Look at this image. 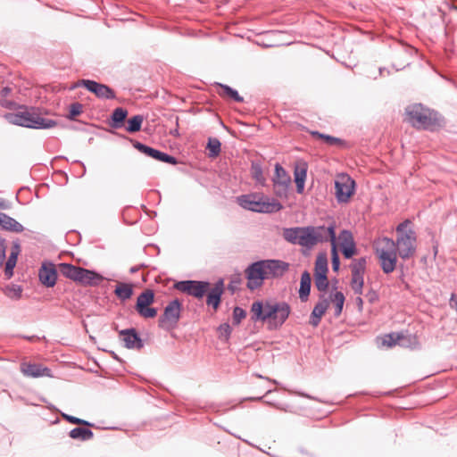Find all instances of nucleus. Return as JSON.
Segmentation results:
<instances>
[{
    "instance_id": "obj_1",
    "label": "nucleus",
    "mask_w": 457,
    "mask_h": 457,
    "mask_svg": "<svg viewBox=\"0 0 457 457\" xmlns=\"http://www.w3.org/2000/svg\"><path fill=\"white\" fill-rule=\"evenodd\" d=\"M336 225L334 222L328 226L295 227L284 229V238L294 245L312 248L320 243L328 242L334 238Z\"/></svg>"
},
{
    "instance_id": "obj_2",
    "label": "nucleus",
    "mask_w": 457,
    "mask_h": 457,
    "mask_svg": "<svg viewBox=\"0 0 457 457\" xmlns=\"http://www.w3.org/2000/svg\"><path fill=\"white\" fill-rule=\"evenodd\" d=\"M290 312L291 308L286 302L255 301L251 306L252 320L266 324L269 330L280 328Z\"/></svg>"
},
{
    "instance_id": "obj_3",
    "label": "nucleus",
    "mask_w": 457,
    "mask_h": 457,
    "mask_svg": "<svg viewBox=\"0 0 457 457\" xmlns=\"http://www.w3.org/2000/svg\"><path fill=\"white\" fill-rule=\"evenodd\" d=\"M4 118L10 124L30 129H50L56 125V121L44 119L27 107H21L16 112L6 113Z\"/></svg>"
},
{
    "instance_id": "obj_4",
    "label": "nucleus",
    "mask_w": 457,
    "mask_h": 457,
    "mask_svg": "<svg viewBox=\"0 0 457 457\" xmlns=\"http://www.w3.org/2000/svg\"><path fill=\"white\" fill-rule=\"evenodd\" d=\"M374 249L383 272L392 273L395 270L399 255L395 242L386 237L378 238L374 241Z\"/></svg>"
},
{
    "instance_id": "obj_5",
    "label": "nucleus",
    "mask_w": 457,
    "mask_h": 457,
    "mask_svg": "<svg viewBox=\"0 0 457 457\" xmlns=\"http://www.w3.org/2000/svg\"><path fill=\"white\" fill-rule=\"evenodd\" d=\"M406 114L409 122L418 129L433 130L441 123L437 112L425 108L422 104L409 106Z\"/></svg>"
},
{
    "instance_id": "obj_6",
    "label": "nucleus",
    "mask_w": 457,
    "mask_h": 457,
    "mask_svg": "<svg viewBox=\"0 0 457 457\" xmlns=\"http://www.w3.org/2000/svg\"><path fill=\"white\" fill-rule=\"evenodd\" d=\"M409 221L405 220L396 227L397 237L395 245L399 256L405 260L411 257L416 251V233L408 228Z\"/></svg>"
},
{
    "instance_id": "obj_7",
    "label": "nucleus",
    "mask_w": 457,
    "mask_h": 457,
    "mask_svg": "<svg viewBox=\"0 0 457 457\" xmlns=\"http://www.w3.org/2000/svg\"><path fill=\"white\" fill-rule=\"evenodd\" d=\"M60 269L64 277L84 286H97L104 280V277L96 271L72 264L62 263Z\"/></svg>"
},
{
    "instance_id": "obj_8",
    "label": "nucleus",
    "mask_w": 457,
    "mask_h": 457,
    "mask_svg": "<svg viewBox=\"0 0 457 457\" xmlns=\"http://www.w3.org/2000/svg\"><path fill=\"white\" fill-rule=\"evenodd\" d=\"M238 204L243 208L257 212H274L281 210L282 205L276 200L270 201L262 195L251 194L244 195L237 198Z\"/></svg>"
},
{
    "instance_id": "obj_9",
    "label": "nucleus",
    "mask_w": 457,
    "mask_h": 457,
    "mask_svg": "<svg viewBox=\"0 0 457 457\" xmlns=\"http://www.w3.org/2000/svg\"><path fill=\"white\" fill-rule=\"evenodd\" d=\"M181 311L182 303L178 299L170 302L159 318V327L166 331H170L177 328L181 316Z\"/></svg>"
},
{
    "instance_id": "obj_10",
    "label": "nucleus",
    "mask_w": 457,
    "mask_h": 457,
    "mask_svg": "<svg viewBox=\"0 0 457 457\" xmlns=\"http://www.w3.org/2000/svg\"><path fill=\"white\" fill-rule=\"evenodd\" d=\"M335 195L339 203H347L354 194L355 182L347 174L338 175L335 180Z\"/></svg>"
},
{
    "instance_id": "obj_11",
    "label": "nucleus",
    "mask_w": 457,
    "mask_h": 457,
    "mask_svg": "<svg viewBox=\"0 0 457 457\" xmlns=\"http://www.w3.org/2000/svg\"><path fill=\"white\" fill-rule=\"evenodd\" d=\"M78 87H84L100 99H114L116 97L114 91L110 87L95 80L80 79L71 88Z\"/></svg>"
},
{
    "instance_id": "obj_12",
    "label": "nucleus",
    "mask_w": 457,
    "mask_h": 457,
    "mask_svg": "<svg viewBox=\"0 0 457 457\" xmlns=\"http://www.w3.org/2000/svg\"><path fill=\"white\" fill-rule=\"evenodd\" d=\"M210 284L205 281L185 280L175 284V288L196 298H202Z\"/></svg>"
},
{
    "instance_id": "obj_13",
    "label": "nucleus",
    "mask_w": 457,
    "mask_h": 457,
    "mask_svg": "<svg viewBox=\"0 0 457 457\" xmlns=\"http://www.w3.org/2000/svg\"><path fill=\"white\" fill-rule=\"evenodd\" d=\"M262 263L261 261L255 262L245 270L247 287L251 290L260 287L267 278Z\"/></svg>"
},
{
    "instance_id": "obj_14",
    "label": "nucleus",
    "mask_w": 457,
    "mask_h": 457,
    "mask_svg": "<svg viewBox=\"0 0 457 457\" xmlns=\"http://www.w3.org/2000/svg\"><path fill=\"white\" fill-rule=\"evenodd\" d=\"M339 245L345 259L352 258L356 253V244L353 233L344 229L338 236Z\"/></svg>"
},
{
    "instance_id": "obj_15",
    "label": "nucleus",
    "mask_w": 457,
    "mask_h": 457,
    "mask_svg": "<svg viewBox=\"0 0 457 457\" xmlns=\"http://www.w3.org/2000/svg\"><path fill=\"white\" fill-rule=\"evenodd\" d=\"M135 147L138 149L141 153L146 154L147 156H150L157 161L167 162L170 164H177L178 161L177 159L170 155L166 153L161 152L157 149H154L153 147H150L148 145H145L142 143L137 142L135 145Z\"/></svg>"
},
{
    "instance_id": "obj_16",
    "label": "nucleus",
    "mask_w": 457,
    "mask_h": 457,
    "mask_svg": "<svg viewBox=\"0 0 457 457\" xmlns=\"http://www.w3.org/2000/svg\"><path fill=\"white\" fill-rule=\"evenodd\" d=\"M267 278L281 277L288 269V264L279 260L261 261Z\"/></svg>"
},
{
    "instance_id": "obj_17",
    "label": "nucleus",
    "mask_w": 457,
    "mask_h": 457,
    "mask_svg": "<svg viewBox=\"0 0 457 457\" xmlns=\"http://www.w3.org/2000/svg\"><path fill=\"white\" fill-rule=\"evenodd\" d=\"M39 281L46 287H53L56 284L57 270L54 263L44 262L38 270Z\"/></svg>"
},
{
    "instance_id": "obj_18",
    "label": "nucleus",
    "mask_w": 457,
    "mask_h": 457,
    "mask_svg": "<svg viewBox=\"0 0 457 457\" xmlns=\"http://www.w3.org/2000/svg\"><path fill=\"white\" fill-rule=\"evenodd\" d=\"M21 371L25 377L40 378L51 377V370L42 364L22 362L21 364Z\"/></svg>"
},
{
    "instance_id": "obj_19",
    "label": "nucleus",
    "mask_w": 457,
    "mask_h": 457,
    "mask_svg": "<svg viewBox=\"0 0 457 457\" xmlns=\"http://www.w3.org/2000/svg\"><path fill=\"white\" fill-rule=\"evenodd\" d=\"M275 191L278 195L284 194L290 183V177L286 170L278 163L275 165V178L273 179Z\"/></svg>"
},
{
    "instance_id": "obj_20",
    "label": "nucleus",
    "mask_w": 457,
    "mask_h": 457,
    "mask_svg": "<svg viewBox=\"0 0 457 457\" xmlns=\"http://www.w3.org/2000/svg\"><path fill=\"white\" fill-rule=\"evenodd\" d=\"M122 341L127 348H141L143 343L135 328L124 329L120 333Z\"/></svg>"
},
{
    "instance_id": "obj_21",
    "label": "nucleus",
    "mask_w": 457,
    "mask_h": 457,
    "mask_svg": "<svg viewBox=\"0 0 457 457\" xmlns=\"http://www.w3.org/2000/svg\"><path fill=\"white\" fill-rule=\"evenodd\" d=\"M224 291L223 280H219L207 295L206 303L216 311L220 303L221 295Z\"/></svg>"
},
{
    "instance_id": "obj_22",
    "label": "nucleus",
    "mask_w": 457,
    "mask_h": 457,
    "mask_svg": "<svg viewBox=\"0 0 457 457\" xmlns=\"http://www.w3.org/2000/svg\"><path fill=\"white\" fill-rule=\"evenodd\" d=\"M0 228L16 233L22 232L24 229L16 220L3 212H0Z\"/></svg>"
},
{
    "instance_id": "obj_23",
    "label": "nucleus",
    "mask_w": 457,
    "mask_h": 457,
    "mask_svg": "<svg viewBox=\"0 0 457 457\" xmlns=\"http://www.w3.org/2000/svg\"><path fill=\"white\" fill-rule=\"evenodd\" d=\"M218 94L225 99H230L237 103H242L244 101V98L238 94V92L223 84H218Z\"/></svg>"
},
{
    "instance_id": "obj_24",
    "label": "nucleus",
    "mask_w": 457,
    "mask_h": 457,
    "mask_svg": "<svg viewBox=\"0 0 457 457\" xmlns=\"http://www.w3.org/2000/svg\"><path fill=\"white\" fill-rule=\"evenodd\" d=\"M114 294L120 301L129 300L133 295V286L129 283L120 282L116 285Z\"/></svg>"
},
{
    "instance_id": "obj_25",
    "label": "nucleus",
    "mask_w": 457,
    "mask_h": 457,
    "mask_svg": "<svg viewBox=\"0 0 457 457\" xmlns=\"http://www.w3.org/2000/svg\"><path fill=\"white\" fill-rule=\"evenodd\" d=\"M312 278L309 272L304 271L301 276L299 297L301 301L305 302L308 299L311 290Z\"/></svg>"
},
{
    "instance_id": "obj_26",
    "label": "nucleus",
    "mask_w": 457,
    "mask_h": 457,
    "mask_svg": "<svg viewBox=\"0 0 457 457\" xmlns=\"http://www.w3.org/2000/svg\"><path fill=\"white\" fill-rule=\"evenodd\" d=\"M154 301V294L153 290L146 289L144 292H142L137 299L136 303V310L137 309H143L144 307H147L151 305Z\"/></svg>"
},
{
    "instance_id": "obj_27",
    "label": "nucleus",
    "mask_w": 457,
    "mask_h": 457,
    "mask_svg": "<svg viewBox=\"0 0 457 457\" xmlns=\"http://www.w3.org/2000/svg\"><path fill=\"white\" fill-rule=\"evenodd\" d=\"M69 436L72 439L87 441L93 438L94 433L89 428L78 427L71 429L69 433Z\"/></svg>"
},
{
    "instance_id": "obj_28",
    "label": "nucleus",
    "mask_w": 457,
    "mask_h": 457,
    "mask_svg": "<svg viewBox=\"0 0 457 457\" xmlns=\"http://www.w3.org/2000/svg\"><path fill=\"white\" fill-rule=\"evenodd\" d=\"M128 115L127 110L118 107L112 113V123L111 126L114 129H120L123 125V121L125 120Z\"/></svg>"
},
{
    "instance_id": "obj_29",
    "label": "nucleus",
    "mask_w": 457,
    "mask_h": 457,
    "mask_svg": "<svg viewBox=\"0 0 457 457\" xmlns=\"http://www.w3.org/2000/svg\"><path fill=\"white\" fill-rule=\"evenodd\" d=\"M314 276L327 275L328 271L326 253L318 254L315 261Z\"/></svg>"
},
{
    "instance_id": "obj_30",
    "label": "nucleus",
    "mask_w": 457,
    "mask_h": 457,
    "mask_svg": "<svg viewBox=\"0 0 457 457\" xmlns=\"http://www.w3.org/2000/svg\"><path fill=\"white\" fill-rule=\"evenodd\" d=\"M312 135L315 137L323 139L328 145H337L339 147H344L346 145L345 141L341 138L335 137L329 135L320 133L319 131L312 132Z\"/></svg>"
},
{
    "instance_id": "obj_31",
    "label": "nucleus",
    "mask_w": 457,
    "mask_h": 457,
    "mask_svg": "<svg viewBox=\"0 0 457 457\" xmlns=\"http://www.w3.org/2000/svg\"><path fill=\"white\" fill-rule=\"evenodd\" d=\"M252 178L260 185H264L265 177L263 175L262 167L258 162H252L250 169Z\"/></svg>"
},
{
    "instance_id": "obj_32",
    "label": "nucleus",
    "mask_w": 457,
    "mask_h": 457,
    "mask_svg": "<svg viewBox=\"0 0 457 457\" xmlns=\"http://www.w3.org/2000/svg\"><path fill=\"white\" fill-rule=\"evenodd\" d=\"M19 250L12 251L5 262L4 274L7 278H10L13 275V269L17 262V257Z\"/></svg>"
},
{
    "instance_id": "obj_33",
    "label": "nucleus",
    "mask_w": 457,
    "mask_h": 457,
    "mask_svg": "<svg viewBox=\"0 0 457 457\" xmlns=\"http://www.w3.org/2000/svg\"><path fill=\"white\" fill-rule=\"evenodd\" d=\"M144 117L142 115H135L128 120L126 130L129 133H135L141 129Z\"/></svg>"
},
{
    "instance_id": "obj_34",
    "label": "nucleus",
    "mask_w": 457,
    "mask_h": 457,
    "mask_svg": "<svg viewBox=\"0 0 457 457\" xmlns=\"http://www.w3.org/2000/svg\"><path fill=\"white\" fill-rule=\"evenodd\" d=\"M328 242L331 243V262H332V269L334 271H338L340 266L339 255L337 253V237L336 234L334 235V238L330 239Z\"/></svg>"
},
{
    "instance_id": "obj_35",
    "label": "nucleus",
    "mask_w": 457,
    "mask_h": 457,
    "mask_svg": "<svg viewBox=\"0 0 457 457\" xmlns=\"http://www.w3.org/2000/svg\"><path fill=\"white\" fill-rule=\"evenodd\" d=\"M330 301L335 304V316H339L345 303L344 294L342 292H336L330 295Z\"/></svg>"
},
{
    "instance_id": "obj_36",
    "label": "nucleus",
    "mask_w": 457,
    "mask_h": 457,
    "mask_svg": "<svg viewBox=\"0 0 457 457\" xmlns=\"http://www.w3.org/2000/svg\"><path fill=\"white\" fill-rule=\"evenodd\" d=\"M329 306V300L322 297L314 306L312 315L315 318H322Z\"/></svg>"
},
{
    "instance_id": "obj_37",
    "label": "nucleus",
    "mask_w": 457,
    "mask_h": 457,
    "mask_svg": "<svg viewBox=\"0 0 457 457\" xmlns=\"http://www.w3.org/2000/svg\"><path fill=\"white\" fill-rule=\"evenodd\" d=\"M403 337L401 333H390L386 334L382 337V345L387 347H393L399 344L400 340Z\"/></svg>"
},
{
    "instance_id": "obj_38",
    "label": "nucleus",
    "mask_w": 457,
    "mask_h": 457,
    "mask_svg": "<svg viewBox=\"0 0 457 457\" xmlns=\"http://www.w3.org/2000/svg\"><path fill=\"white\" fill-rule=\"evenodd\" d=\"M220 142L218 138L211 137L208 140L207 150L209 151L208 155L211 158L217 157L220 153Z\"/></svg>"
},
{
    "instance_id": "obj_39",
    "label": "nucleus",
    "mask_w": 457,
    "mask_h": 457,
    "mask_svg": "<svg viewBox=\"0 0 457 457\" xmlns=\"http://www.w3.org/2000/svg\"><path fill=\"white\" fill-rule=\"evenodd\" d=\"M364 285L363 275L352 274L351 287L354 294L361 295Z\"/></svg>"
},
{
    "instance_id": "obj_40",
    "label": "nucleus",
    "mask_w": 457,
    "mask_h": 457,
    "mask_svg": "<svg viewBox=\"0 0 457 457\" xmlns=\"http://www.w3.org/2000/svg\"><path fill=\"white\" fill-rule=\"evenodd\" d=\"M367 261L365 257L353 260L351 264L352 274L364 275L366 270Z\"/></svg>"
},
{
    "instance_id": "obj_41",
    "label": "nucleus",
    "mask_w": 457,
    "mask_h": 457,
    "mask_svg": "<svg viewBox=\"0 0 457 457\" xmlns=\"http://www.w3.org/2000/svg\"><path fill=\"white\" fill-rule=\"evenodd\" d=\"M12 88L9 87H4L0 90V105L5 108H12L14 103L12 100H8L7 96L11 94Z\"/></svg>"
},
{
    "instance_id": "obj_42",
    "label": "nucleus",
    "mask_w": 457,
    "mask_h": 457,
    "mask_svg": "<svg viewBox=\"0 0 457 457\" xmlns=\"http://www.w3.org/2000/svg\"><path fill=\"white\" fill-rule=\"evenodd\" d=\"M316 288L320 292H325L328 287L327 275L314 276Z\"/></svg>"
},
{
    "instance_id": "obj_43",
    "label": "nucleus",
    "mask_w": 457,
    "mask_h": 457,
    "mask_svg": "<svg viewBox=\"0 0 457 457\" xmlns=\"http://www.w3.org/2000/svg\"><path fill=\"white\" fill-rule=\"evenodd\" d=\"M307 176V168L306 165L303 164L301 168L297 167L295 170V183H305Z\"/></svg>"
},
{
    "instance_id": "obj_44",
    "label": "nucleus",
    "mask_w": 457,
    "mask_h": 457,
    "mask_svg": "<svg viewBox=\"0 0 457 457\" xmlns=\"http://www.w3.org/2000/svg\"><path fill=\"white\" fill-rule=\"evenodd\" d=\"M136 311L141 317L145 319L154 318L157 315V309L150 307V305L144 307L142 310L137 309Z\"/></svg>"
},
{
    "instance_id": "obj_45",
    "label": "nucleus",
    "mask_w": 457,
    "mask_h": 457,
    "mask_svg": "<svg viewBox=\"0 0 457 457\" xmlns=\"http://www.w3.org/2000/svg\"><path fill=\"white\" fill-rule=\"evenodd\" d=\"M62 417L67 420L69 421L70 423H72V424H76V425H84V426H87V427H90L92 426L91 423H89L88 421L87 420H81L79 418H77V417H74V416H71V415H68V414H63Z\"/></svg>"
},
{
    "instance_id": "obj_46",
    "label": "nucleus",
    "mask_w": 457,
    "mask_h": 457,
    "mask_svg": "<svg viewBox=\"0 0 457 457\" xmlns=\"http://www.w3.org/2000/svg\"><path fill=\"white\" fill-rule=\"evenodd\" d=\"M82 112V104L79 103H74L70 106L69 118L74 119Z\"/></svg>"
},
{
    "instance_id": "obj_47",
    "label": "nucleus",
    "mask_w": 457,
    "mask_h": 457,
    "mask_svg": "<svg viewBox=\"0 0 457 457\" xmlns=\"http://www.w3.org/2000/svg\"><path fill=\"white\" fill-rule=\"evenodd\" d=\"M246 312L240 307H235L233 311L234 322L238 324L241 320L245 318Z\"/></svg>"
},
{
    "instance_id": "obj_48",
    "label": "nucleus",
    "mask_w": 457,
    "mask_h": 457,
    "mask_svg": "<svg viewBox=\"0 0 457 457\" xmlns=\"http://www.w3.org/2000/svg\"><path fill=\"white\" fill-rule=\"evenodd\" d=\"M5 294L9 297L20 298L21 295V287H18V286H12L6 289Z\"/></svg>"
},
{
    "instance_id": "obj_49",
    "label": "nucleus",
    "mask_w": 457,
    "mask_h": 457,
    "mask_svg": "<svg viewBox=\"0 0 457 457\" xmlns=\"http://www.w3.org/2000/svg\"><path fill=\"white\" fill-rule=\"evenodd\" d=\"M4 260H5L4 240L0 238V267L4 264Z\"/></svg>"
},
{
    "instance_id": "obj_50",
    "label": "nucleus",
    "mask_w": 457,
    "mask_h": 457,
    "mask_svg": "<svg viewBox=\"0 0 457 457\" xmlns=\"http://www.w3.org/2000/svg\"><path fill=\"white\" fill-rule=\"evenodd\" d=\"M355 303H356V304H357V306H358V309H359L360 311H361V310H362V307H363V300H362V298L361 297V295H358V296H357V297H356V299H355Z\"/></svg>"
},
{
    "instance_id": "obj_51",
    "label": "nucleus",
    "mask_w": 457,
    "mask_h": 457,
    "mask_svg": "<svg viewBox=\"0 0 457 457\" xmlns=\"http://www.w3.org/2000/svg\"><path fill=\"white\" fill-rule=\"evenodd\" d=\"M296 184V191L297 193L299 194H302L303 192V189H304V183H295Z\"/></svg>"
},
{
    "instance_id": "obj_52",
    "label": "nucleus",
    "mask_w": 457,
    "mask_h": 457,
    "mask_svg": "<svg viewBox=\"0 0 457 457\" xmlns=\"http://www.w3.org/2000/svg\"><path fill=\"white\" fill-rule=\"evenodd\" d=\"M321 318H315L312 315L311 324L314 327L318 326L320 322Z\"/></svg>"
},
{
    "instance_id": "obj_53",
    "label": "nucleus",
    "mask_w": 457,
    "mask_h": 457,
    "mask_svg": "<svg viewBox=\"0 0 457 457\" xmlns=\"http://www.w3.org/2000/svg\"><path fill=\"white\" fill-rule=\"evenodd\" d=\"M367 297H369V301L372 303L377 298V295L375 292H370Z\"/></svg>"
},
{
    "instance_id": "obj_54",
    "label": "nucleus",
    "mask_w": 457,
    "mask_h": 457,
    "mask_svg": "<svg viewBox=\"0 0 457 457\" xmlns=\"http://www.w3.org/2000/svg\"><path fill=\"white\" fill-rule=\"evenodd\" d=\"M138 270H139V267H132L129 271H130V273L133 274V273H136Z\"/></svg>"
},
{
    "instance_id": "obj_55",
    "label": "nucleus",
    "mask_w": 457,
    "mask_h": 457,
    "mask_svg": "<svg viewBox=\"0 0 457 457\" xmlns=\"http://www.w3.org/2000/svg\"><path fill=\"white\" fill-rule=\"evenodd\" d=\"M225 330H226V331H228V330H229V326H228V325H225Z\"/></svg>"
},
{
    "instance_id": "obj_56",
    "label": "nucleus",
    "mask_w": 457,
    "mask_h": 457,
    "mask_svg": "<svg viewBox=\"0 0 457 457\" xmlns=\"http://www.w3.org/2000/svg\"><path fill=\"white\" fill-rule=\"evenodd\" d=\"M229 288H230L231 290H234V288H233L232 285H229Z\"/></svg>"
}]
</instances>
